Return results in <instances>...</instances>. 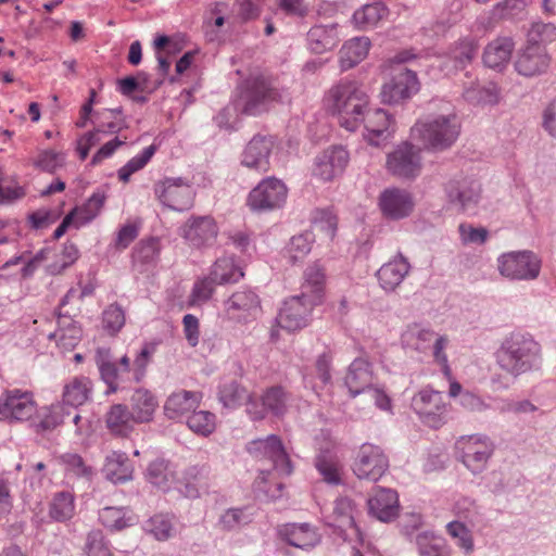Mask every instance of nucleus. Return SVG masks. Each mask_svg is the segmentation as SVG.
Masks as SVG:
<instances>
[{"label": "nucleus", "instance_id": "17", "mask_svg": "<svg viewBox=\"0 0 556 556\" xmlns=\"http://www.w3.org/2000/svg\"><path fill=\"white\" fill-rule=\"evenodd\" d=\"M419 90V81L415 72L405 67L395 70L392 78L382 86L380 96L382 102L397 104Z\"/></svg>", "mask_w": 556, "mask_h": 556}, {"label": "nucleus", "instance_id": "5", "mask_svg": "<svg viewBox=\"0 0 556 556\" xmlns=\"http://www.w3.org/2000/svg\"><path fill=\"white\" fill-rule=\"evenodd\" d=\"M463 464L472 472L479 473L486 467L493 454L494 444L483 434L460 437L455 444Z\"/></svg>", "mask_w": 556, "mask_h": 556}, {"label": "nucleus", "instance_id": "49", "mask_svg": "<svg viewBox=\"0 0 556 556\" xmlns=\"http://www.w3.org/2000/svg\"><path fill=\"white\" fill-rule=\"evenodd\" d=\"M147 478L152 484L166 491L174 481V472L170 470L168 462L155 459L147 468Z\"/></svg>", "mask_w": 556, "mask_h": 556}, {"label": "nucleus", "instance_id": "19", "mask_svg": "<svg viewBox=\"0 0 556 556\" xmlns=\"http://www.w3.org/2000/svg\"><path fill=\"white\" fill-rule=\"evenodd\" d=\"M289 394L280 386L268 388L261 396V404L250 400L247 406V413L253 420H262L267 413L274 416H283L287 412Z\"/></svg>", "mask_w": 556, "mask_h": 556}, {"label": "nucleus", "instance_id": "43", "mask_svg": "<svg viewBox=\"0 0 556 556\" xmlns=\"http://www.w3.org/2000/svg\"><path fill=\"white\" fill-rule=\"evenodd\" d=\"M210 276L218 285L237 282L243 277V271L236 265L231 256L219 257L212 266Z\"/></svg>", "mask_w": 556, "mask_h": 556}, {"label": "nucleus", "instance_id": "2", "mask_svg": "<svg viewBox=\"0 0 556 556\" xmlns=\"http://www.w3.org/2000/svg\"><path fill=\"white\" fill-rule=\"evenodd\" d=\"M329 112L337 117L341 127L355 131L364 119L369 97L361 83L342 79L334 85L326 98Z\"/></svg>", "mask_w": 556, "mask_h": 556}, {"label": "nucleus", "instance_id": "41", "mask_svg": "<svg viewBox=\"0 0 556 556\" xmlns=\"http://www.w3.org/2000/svg\"><path fill=\"white\" fill-rule=\"evenodd\" d=\"M71 416V412L61 403L51 404L43 407L38 415V420L34 427L37 432L52 431L65 422V418Z\"/></svg>", "mask_w": 556, "mask_h": 556}, {"label": "nucleus", "instance_id": "23", "mask_svg": "<svg viewBox=\"0 0 556 556\" xmlns=\"http://www.w3.org/2000/svg\"><path fill=\"white\" fill-rule=\"evenodd\" d=\"M412 265L408 260L397 253L393 258L383 264L377 271L379 286L387 292L395 291L408 276Z\"/></svg>", "mask_w": 556, "mask_h": 556}, {"label": "nucleus", "instance_id": "47", "mask_svg": "<svg viewBox=\"0 0 556 556\" xmlns=\"http://www.w3.org/2000/svg\"><path fill=\"white\" fill-rule=\"evenodd\" d=\"M218 400L224 407L233 409L239 407L244 401L248 403L253 399L245 388L240 386L237 381H230L220 386Z\"/></svg>", "mask_w": 556, "mask_h": 556}, {"label": "nucleus", "instance_id": "3", "mask_svg": "<svg viewBox=\"0 0 556 556\" xmlns=\"http://www.w3.org/2000/svg\"><path fill=\"white\" fill-rule=\"evenodd\" d=\"M460 134V123L453 113L418 121L410 129V136L426 149L443 151L451 148Z\"/></svg>", "mask_w": 556, "mask_h": 556}, {"label": "nucleus", "instance_id": "15", "mask_svg": "<svg viewBox=\"0 0 556 556\" xmlns=\"http://www.w3.org/2000/svg\"><path fill=\"white\" fill-rule=\"evenodd\" d=\"M224 311L231 320L249 323L256 319L261 314V299L254 290L243 288L233 292L225 301Z\"/></svg>", "mask_w": 556, "mask_h": 556}, {"label": "nucleus", "instance_id": "10", "mask_svg": "<svg viewBox=\"0 0 556 556\" xmlns=\"http://www.w3.org/2000/svg\"><path fill=\"white\" fill-rule=\"evenodd\" d=\"M154 193L163 205L174 211L184 212L193 205V189L181 177L156 182Z\"/></svg>", "mask_w": 556, "mask_h": 556}, {"label": "nucleus", "instance_id": "22", "mask_svg": "<svg viewBox=\"0 0 556 556\" xmlns=\"http://www.w3.org/2000/svg\"><path fill=\"white\" fill-rule=\"evenodd\" d=\"M362 123L366 130L365 138L372 146H380L393 132L392 116L382 109H367Z\"/></svg>", "mask_w": 556, "mask_h": 556}, {"label": "nucleus", "instance_id": "31", "mask_svg": "<svg viewBox=\"0 0 556 556\" xmlns=\"http://www.w3.org/2000/svg\"><path fill=\"white\" fill-rule=\"evenodd\" d=\"M515 43L509 37H498L492 40L483 52V63L485 66L501 71L505 67L510 58Z\"/></svg>", "mask_w": 556, "mask_h": 556}, {"label": "nucleus", "instance_id": "37", "mask_svg": "<svg viewBox=\"0 0 556 556\" xmlns=\"http://www.w3.org/2000/svg\"><path fill=\"white\" fill-rule=\"evenodd\" d=\"M370 40L367 37H356L346 41L340 50L341 68L346 71L363 61L369 51Z\"/></svg>", "mask_w": 556, "mask_h": 556}, {"label": "nucleus", "instance_id": "32", "mask_svg": "<svg viewBox=\"0 0 556 556\" xmlns=\"http://www.w3.org/2000/svg\"><path fill=\"white\" fill-rule=\"evenodd\" d=\"M92 381L87 377H74L63 387L62 403L64 406L78 407L91 399Z\"/></svg>", "mask_w": 556, "mask_h": 556}, {"label": "nucleus", "instance_id": "39", "mask_svg": "<svg viewBox=\"0 0 556 556\" xmlns=\"http://www.w3.org/2000/svg\"><path fill=\"white\" fill-rule=\"evenodd\" d=\"M419 556H452V549L446 542L432 531L419 532L415 538Z\"/></svg>", "mask_w": 556, "mask_h": 556}, {"label": "nucleus", "instance_id": "13", "mask_svg": "<svg viewBox=\"0 0 556 556\" xmlns=\"http://www.w3.org/2000/svg\"><path fill=\"white\" fill-rule=\"evenodd\" d=\"M36 413L33 393L20 389L7 390L0 396V420H28Z\"/></svg>", "mask_w": 556, "mask_h": 556}, {"label": "nucleus", "instance_id": "40", "mask_svg": "<svg viewBox=\"0 0 556 556\" xmlns=\"http://www.w3.org/2000/svg\"><path fill=\"white\" fill-rule=\"evenodd\" d=\"M389 9L383 2H374L363 5L353 14L355 25L362 29L376 27L378 23L389 16Z\"/></svg>", "mask_w": 556, "mask_h": 556}, {"label": "nucleus", "instance_id": "62", "mask_svg": "<svg viewBox=\"0 0 556 556\" xmlns=\"http://www.w3.org/2000/svg\"><path fill=\"white\" fill-rule=\"evenodd\" d=\"M313 223L315 227L324 230L330 239L334 237L338 220L331 210H316L313 214Z\"/></svg>", "mask_w": 556, "mask_h": 556}, {"label": "nucleus", "instance_id": "55", "mask_svg": "<svg viewBox=\"0 0 556 556\" xmlns=\"http://www.w3.org/2000/svg\"><path fill=\"white\" fill-rule=\"evenodd\" d=\"M315 467L324 480L331 484H339L341 481L339 464L333 455L328 452L319 453L315 458Z\"/></svg>", "mask_w": 556, "mask_h": 556}, {"label": "nucleus", "instance_id": "64", "mask_svg": "<svg viewBox=\"0 0 556 556\" xmlns=\"http://www.w3.org/2000/svg\"><path fill=\"white\" fill-rule=\"evenodd\" d=\"M477 54V47L472 41L463 40L452 50V60L456 68H463Z\"/></svg>", "mask_w": 556, "mask_h": 556}, {"label": "nucleus", "instance_id": "34", "mask_svg": "<svg viewBox=\"0 0 556 556\" xmlns=\"http://www.w3.org/2000/svg\"><path fill=\"white\" fill-rule=\"evenodd\" d=\"M105 424L112 434L124 438L134 430V425L138 422L126 405L115 404L106 413Z\"/></svg>", "mask_w": 556, "mask_h": 556}, {"label": "nucleus", "instance_id": "24", "mask_svg": "<svg viewBox=\"0 0 556 556\" xmlns=\"http://www.w3.org/2000/svg\"><path fill=\"white\" fill-rule=\"evenodd\" d=\"M367 504L369 514L382 522H390L399 515V496L392 489H377Z\"/></svg>", "mask_w": 556, "mask_h": 556}, {"label": "nucleus", "instance_id": "14", "mask_svg": "<svg viewBox=\"0 0 556 556\" xmlns=\"http://www.w3.org/2000/svg\"><path fill=\"white\" fill-rule=\"evenodd\" d=\"M317 304L319 303L303 294L291 296L283 302L277 321L288 331L302 329L308 325L312 311Z\"/></svg>", "mask_w": 556, "mask_h": 556}, {"label": "nucleus", "instance_id": "60", "mask_svg": "<svg viewBox=\"0 0 556 556\" xmlns=\"http://www.w3.org/2000/svg\"><path fill=\"white\" fill-rule=\"evenodd\" d=\"M250 522L249 516L241 508H229L225 510L218 520L222 530L233 531Z\"/></svg>", "mask_w": 556, "mask_h": 556}, {"label": "nucleus", "instance_id": "11", "mask_svg": "<svg viewBox=\"0 0 556 556\" xmlns=\"http://www.w3.org/2000/svg\"><path fill=\"white\" fill-rule=\"evenodd\" d=\"M219 228L216 220L210 216H191L179 228V235L193 249L212 247L217 239Z\"/></svg>", "mask_w": 556, "mask_h": 556}, {"label": "nucleus", "instance_id": "1", "mask_svg": "<svg viewBox=\"0 0 556 556\" xmlns=\"http://www.w3.org/2000/svg\"><path fill=\"white\" fill-rule=\"evenodd\" d=\"M495 362L502 372H495L491 384L495 391L507 390L516 379L541 364V346L530 336L513 333L495 352Z\"/></svg>", "mask_w": 556, "mask_h": 556}, {"label": "nucleus", "instance_id": "33", "mask_svg": "<svg viewBox=\"0 0 556 556\" xmlns=\"http://www.w3.org/2000/svg\"><path fill=\"white\" fill-rule=\"evenodd\" d=\"M132 465L126 453L112 452L105 458L103 473L113 483H123L132 479Z\"/></svg>", "mask_w": 556, "mask_h": 556}, {"label": "nucleus", "instance_id": "45", "mask_svg": "<svg viewBox=\"0 0 556 556\" xmlns=\"http://www.w3.org/2000/svg\"><path fill=\"white\" fill-rule=\"evenodd\" d=\"M106 200V194L102 190H97L80 207H75L71 212L76 217L75 227L91 222L98 216Z\"/></svg>", "mask_w": 556, "mask_h": 556}, {"label": "nucleus", "instance_id": "6", "mask_svg": "<svg viewBox=\"0 0 556 556\" xmlns=\"http://www.w3.org/2000/svg\"><path fill=\"white\" fill-rule=\"evenodd\" d=\"M497 262L501 275L511 280H533L540 275L541 261L531 251L504 253Z\"/></svg>", "mask_w": 556, "mask_h": 556}, {"label": "nucleus", "instance_id": "54", "mask_svg": "<svg viewBox=\"0 0 556 556\" xmlns=\"http://www.w3.org/2000/svg\"><path fill=\"white\" fill-rule=\"evenodd\" d=\"M156 150V146L151 144L144 148L140 154L130 159L123 167L118 169L117 174L119 180L123 182H128L132 174L142 169L149 163Z\"/></svg>", "mask_w": 556, "mask_h": 556}, {"label": "nucleus", "instance_id": "59", "mask_svg": "<svg viewBox=\"0 0 556 556\" xmlns=\"http://www.w3.org/2000/svg\"><path fill=\"white\" fill-rule=\"evenodd\" d=\"M556 40V26L552 23H533L528 31L529 43H546Z\"/></svg>", "mask_w": 556, "mask_h": 556}, {"label": "nucleus", "instance_id": "21", "mask_svg": "<svg viewBox=\"0 0 556 556\" xmlns=\"http://www.w3.org/2000/svg\"><path fill=\"white\" fill-rule=\"evenodd\" d=\"M379 207L386 217L402 219L413 212L414 201L406 190L389 188L381 192Z\"/></svg>", "mask_w": 556, "mask_h": 556}, {"label": "nucleus", "instance_id": "63", "mask_svg": "<svg viewBox=\"0 0 556 556\" xmlns=\"http://www.w3.org/2000/svg\"><path fill=\"white\" fill-rule=\"evenodd\" d=\"M85 549L88 556H111L110 547L100 530L88 533Z\"/></svg>", "mask_w": 556, "mask_h": 556}, {"label": "nucleus", "instance_id": "4", "mask_svg": "<svg viewBox=\"0 0 556 556\" xmlns=\"http://www.w3.org/2000/svg\"><path fill=\"white\" fill-rule=\"evenodd\" d=\"M240 100L243 113L258 115L267 112L274 103L289 100V93L276 78L257 75L245 80Z\"/></svg>", "mask_w": 556, "mask_h": 556}, {"label": "nucleus", "instance_id": "7", "mask_svg": "<svg viewBox=\"0 0 556 556\" xmlns=\"http://www.w3.org/2000/svg\"><path fill=\"white\" fill-rule=\"evenodd\" d=\"M412 407L421 421L431 428L438 429L446 421L447 404L443 394L431 388H425L415 394Z\"/></svg>", "mask_w": 556, "mask_h": 556}, {"label": "nucleus", "instance_id": "36", "mask_svg": "<svg viewBox=\"0 0 556 556\" xmlns=\"http://www.w3.org/2000/svg\"><path fill=\"white\" fill-rule=\"evenodd\" d=\"M155 396L146 389H137L130 397V413L138 424L152 420L157 407Z\"/></svg>", "mask_w": 556, "mask_h": 556}, {"label": "nucleus", "instance_id": "35", "mask_svg": "<svg viewBox=\"0 0 556 556\" xmlns=\"http://www.w3.org/2000/svg\"><path fill=\"white\" fill-rule=\"evenodd\" d=\"M435 337L432 329L417 323H413L406 326L405 330L401 336V342L403 346L425 352L428 350Z\"/></svg>", "mask_w": 556, "mask_h": 556}, {"label": "nucleus", "instance_id": "56", "mask_svg": "<svg viewBox=\"0 0 556 556\" xmlns=\"http://www.w3.org/2000/svg\"><path fill=\"white\" fill-rule=\"evenodd\" d=\"M129 520L123 507L108 506L99 511V521L111 530H122L128 527Z\"/></svg>", "mask_w": 556, "mask_h": 556}, {"label": "nucleus", "instance_id": "12", "mask_svg": "<svg viewBox=\"0 0 556 556\" xmlns=\"http://www.w3.org/2000/svg\"><path fill=\"white\" fill-rule=\"evenodd\" d=\"M389 459L378 445L364 443L356 455L353 471L358 479L378 481L388 470Z\"/></svg>", "mask_w": 556, "mask_h": 556}, {"label": "nucleus", "instance_id": "50", "mask_svg": "<svg viewBox=\"0 0 556 556\" xmlns=\"http://www.w3.org/2000/svg\"><path fill=\"white\" fill-rule=\"evenodd\" d=\"M314 241L315 236L309 230L293 236L287 247V254L290 262L295 264L302 261L311 252Z\"/></svg>", "mask_w": 556, "mask_h": 556}, {"label": "nucleus", "instance_id": "44", "mask_svg": "<svg viewBox=\"0 0 556 556\" xmlns=\"http://www.w3.org/2000/svg\"><path fill=\"white\" fill-rule=\"evenodd\" d=\"M333 526L343 530L352 529L358 533L355 523V506L349 497L342 496L334 501L332 510Z\"/></svg>", "mask_w": 556, "mask_h": 556}, {"label": "nucleus", "instance_id": "61", "mask_svg": "<svg viewBox=\"0 0 556 556\" xmlns=\"http://www.w3.org/2000/svg\"><path fill=\"white\" fill-rule=\"evenodd\" d=\"M157 342L146 343L134 362V380L140 382L146 375L147 366L151 361L152 355L155 353Z\"/></svg>", "mask_w": 556, "mask_h": 556}, {"label": "nucleus", "instance_id": "52", "mask_svg": "<svg viewBox=\"0 0 556 556\" xmlns=\"http://www.w3.org/2000/svg\"><path fill=\"white\" fill-rule=\"evenodd\" d=\"M74 496L68 492H60L50 503L49 515L56 521H65L74 516Z\"/></svg>", "mask_w": 556, "mask_h": 556}, {"label": "nucleus", "instance_id": "30", "mask_svg": "<svg viewBox=\"0 0 556 556\" xmlns=\"http://www.w3.org/2000/svg\"><path fill=\"white\" fill-rule=\"evenodd\" d=\"M161 243L157 238L140 240L131 253L132 266L139 273H144L154 267L159 261Z\"/></svg>", "mask_w": 556, "mask_h": 556}, {"label": "nucleus", "instance_id": "9", "mask_svg": "<svg viewBox=\"0 0 556 556\" xmlns=\"http://www.w3.org/2000/svg\"><path fill=\"white\" fill-rule=\"evenodd\" d=\"M420 148L402 142L387 157L388 172L400 179H414L421 172Z\"/></svg>", "mask_w": 556, "mask_h": 556}, {"label": "nucleus", "instance_id": "38", "mask_svg": "<svg viewBox=\"0 0 556 556\" xmlns=\"http://www.w3.org/2000/svg\"><path fill=\"white\" fill-rule=\"evenodd\" d=\"M94 361L100 371L101 379L109 386L111 392H115L118 388L117 381L123 374L117 364L112 362L110 349L98 348Z\"/></svg>", "mask_w": 556, "mask_h": 556}, {"label": "nucleus", "instance_id": "28", "mask_svg": "<svg viewBox=\"0 0 556 556\" xmlns=\"http://www.w3.org/2000/svg\"><path fill=\"white\" fill-rule=\"evenodd\" d=\"M481 188L475 180H462L450 185L447 189L448 199L464 212L476 207L480 199Z\"/></svg>", "mask_w": 556, "mask_h": 556}, {"label": "nucleus", "instance_id": "27", "mask_svg": "<svg viewBox=\"0 0 556 556\" xmlns=\"http://www.w3.org/2000/svg\"><path fill=\"white\" fill-rule=\"evenodd\" d=\"M201 400V392L179 390L167 397L164 413L169 419H180L193 412L200 405Z\"/></svg>", "mask_w": 556, "mask_h": 556}, {"label": "nucleus", "instance_id": "16", "mask_svg": "<svg viewBox=\"0 0 556 556\" xmlns=\"http://www.w3.org/2000/svg\"><path fill=\"white\" fill-rule=\"evenodd\" d=\"M248 451L255 457L268 458L273 469L280 475L289 476L292 472L291 460L281 440L275 434L251 441Z\"/></svg>", "mask_w": 556, "mask_h": 556}, {"label": "nucleus", "instance_id": "20", "mask_svg": "<svg viewBox=\"0 0 556 556\" xmlns=\"http://www.w3.org/2000/svg\"><path fill=\"white\" fill-rule=\"evenodd\" d=\"M551 56L543 45L529 43L522 48L516 58L515 70L525 77H534L547 72Z\"/></svg>", "mask_w": 556, "mask_h": 556}, {"label": "nucleus", "instance_id": "29", "mask_svg": "<svg viewBox=\"0 0 556 556\" xmlns=\"http://www.w3.org/2000/svg\"><path fill=\"white\" fill-rule=\"evenodd\" d=\"M279 534L287 543L302 549L312 548L320 541L317 531L308 523L285 525Z\"/></svg>", "mask_w": 556, "mask_h": 556}, {"label": "nucleus", "instance_id": "42", "mask_svg": "<svg viewBox=\"0 0 556 556\" xmlns=\"http://www.w3.org/2000/svg\"><path fill=\"white\" fill-rule=\"evenodd\" d=\"M325 285V270L318 264H313L304 271L301 294L320 303Z\"/></svg>", "mask_w": 556, "mask_h": 556}, {"label": "nucleus", "instance_id": "26", "mask_svg": "<svg viewBox=\"0 0 556 556\" xmlns=\"http://www.w3.org/2000/svg\"><path fill=\"white\" fill-rule=\"evenodd\" d=\"M374 382L369 362L363 357L355 358L349 366L344 383L352 397L365 393Z\"/></svg>", "mask_w": 556, "mask_h": 556}, {"label": "nucleus", "instance_id": "8", "mask_svg": "<svg viewBox=\"0 0 556 556\" xmlns=\"http://www.w3.org/2000/svg\"><path fill=\"white\" fill-rule=\"evenodd\" d=\"M287 195L288 189L281 180L267 177L251 190L248 205L253 212L273 211L286 203Z\"/></svg>", "mask_w": 556, "mask_h": 556}, {"label": "nucleus", "instance_id": "58", "mask_svg": "<svg viewBox=\"0 0 556 556\" xmlns=\"http://www.w3.org/2000/svg\"><path fill=\"white\" fill-rule=\"evenodd\" d=\"M216 285L218 283L211 276L197 281L189 296V305H201L208 301Z\"/></svg>", "mask_w": 556, "mask_h": 556}, {"label": "nucleus", "instance_id": "25", "mask_svg": "<svg viewBox=\"0 0 556 556\" xmlns=\"http://www.w3.org/2000/svg\"><path fill=\"white\" fill-rule=\"evenodd\" d=\"M274 142L265 136H254L247 144L242 153V165L260 172H267L269 168V155Z\"/></svg>", "mask_w": 556, "mask_h": 556}, {"label": "nucleus", "instance_id": "18", "mask_svg": "<svg viewBox=\"0 0 556 556\" xmlns=\"http://www.w3.org/2000/svg\"><path fill=\"white\" fill-rule=\"evenodd\" d=\"M349 160V152L343 147H331L315 157L312 175L320 181H330L344 172Z\"/></svg>", "mask_w": 556, "mask_h": 556}, {"label": "nucleus", "instance_id": "46", "mask_svg": "<svg viewBox=\"0 0 556 556\" xmlns=\"http://www.w3.org/2000/svg\"><path fill=\"white\" fill-rule=\"evenodd\" d=\"M67 476L90 481L94 475L93 468L77 453H64L59 457Z\"/></svg>", "mask_w": 556, "mask_h": 556}, {"label": "nucleus", "instance_id": "48", "mask_svg": "<svg viewBox=\"0 0 556 556\" xmlns=\"http://www.w3.org/2000/svg\"><path fill=\"white\" fill-rule=\"evenodd\" d=\"M173 516L156 514L144 522V530L157 541H166L174 535L175 527Z\"/></svg>", "mask_w": 556, "mask_h": 556}, {"label": "nucleus", "instance_id": "57", "mask_svg": "<svg viewBox=\"0 0 556 556\" xmlns=\"http://www.w3.org/2000/svg\"><path fill=\"white\" fill-rule=\"evenodd\" d=\"M446 532L457 540V546L464 551L466 555L473 552L475 544L470 530L460 521L454 520L446 525Z\"/></svg>", "mask_w": 556, "mask_h": 556}, {"label": "nucleus", "instance_id": "51", "mask_svg": "<svg viewBox=\"0 0 556 556\" xmlns=\"http://www.w3.org/2000/svg\"><path fill=\"white\" fill-rule=\"evenodd\" d=\"M50 340H55L56 345L62 351H72L81 339V329L72 320H68L66 327L59 328L56 331L49 333Z\"/></svg>", "mask_w": 556, "mask_h": 556}, {"label": "nucleus", "instance_id": "53", "mask_svg": "<svg viewBox=\"0 0 556 556\" xmlns=\"http://www.w3.org/2000/svg\"><path fill=\"white\" fill-rule=\"evenodd\" d=\"M187 426L194 433L207 437L215 430L216 418L211 412L194 409L192 414L187 417Z\"/></svg>", "mask_w": 556, "mask_h": 556}]
</instances>
